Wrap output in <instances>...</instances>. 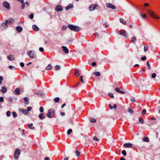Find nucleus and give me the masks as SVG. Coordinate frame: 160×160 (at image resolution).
I'll list each match as a JSON object with an SVG mask.
<instances>
[{"label": "nucleus", "instance_id": "11", "mask_svg": "<svg viewBox=\"0 0 160 160\" xmlns=\"http://www.w3.org/2000/svg\"><path fill=\"white\" fill-rule=\"evenodd\" d=\"M63 51L66 54H68L69 53V51L68 49L65 46H62V47Z\"/></svg>", "mask_w": 160, "mask_h": 160}, {"label": "nucleus", "instance_id": "59", "mask_svg": "<svg viewBox=\"0 0 160 160\" xmlns=\"http://www.w3.org/2000/svg\"><path fill=\"white\" fill-rule=\"evenodd\" d=\"M4 101L3 98L2 97H0V102H2Z\"/></svg>", "mask_w": 160, "mask_h": 160}, {"label": "nucleus", "instance_id": "58", "mask_svg": "<svg viewBox=\"0 0 160 160\" xmlns=\"http://www.w3.org/2000/svg\"><path fill=\"white\" fill-rule=\"evenodd\" d=\"M141 16L143 19H145L146 17V14L143 15L142 14H141Z\"/></svg>", "mask_w": 160, "mask_h": 160}, {"label": "nucleus", "instance_id": "23", "mask_svg": "<svg viewBox=\"0 0 160 160\" xmlns=\"http://www.w3.org/2000/svg\"><path fill=\"white\" fill-rule=\"evenodd\" d=\"M16 30L18 32H21L22 30V28L20 26H17L16 27Z\"/></svg>", "mask_w": 160, "mask_h": 160}, {"label": "nucleus", "instance_id": "9", "mask_svg": "<svg viewBox=\"0 0 160 160\" xmlns=\"http://www.w3.org/2000/svg\"><path fill=\"white\" fill-rule=\"evenodd\" d=\"M106 6L108 8H111L112 9H114L116 8L115 6L113 5L112 4L109 3H106Z\"/></svg>", "mask_w": 160, "mask_h": 160}, {"label": "nucleus", "instance_id": "61", "mask_svg": "<svg viewBox=\"0 0 160 160\" xmlns=\"http://www.w3.org/2000/svg\"><path fill=\"white\" fill-rule=\"evenodd\" d=\"M39 50L41 52H42V51H44V49H43V48H42V47H41V48H39Z\"/></svg>", "mask_w": 160, "mask_h": 160}, {"label": "nucleus", "instance_id": "41", "mask_svg": "<svg viewBox=\"0 0 160 160\" xmlns=\"http://www.w3.org/2000/svg\"><path fill=\"white\" fill-rule=\"evenodd\" d=\"M147 64L148 66V69L149 70L150 69H151V67L150 64H149V62H147Z\"/></svg>", "mask_w": 160, "mask_h": 160}, {"label": "nucleus", "instance_id": "4", "mask_svg": "<svg viewBox=\"0 0 160 160\" xmlns=\"http://www.w3.org/2000/svg\"><path fill=\"white\" fill-rule=\"evenodd\" d=\"M27 54L31 58H35L36 57V52L33 51H31L28 52Z\"/></svg>", "mask_w": 160, "mask_h": 160}, {"label": "nucleus", "instance_id": "35", "mask_svg": "<svg viewBox=\"0 0 160 160\" xmlns=\"http://www.w3.org/2000/svg\"><path fill=\"white\" fill-rule=\"evenodd\" d=\"M144 51L146 52V51H147L148 47L146 45H144Z\"/></svg>", "mask_w": 160, "mask_h": 160}, {"label": "nucleus", "instance_id": "53", "mask_svg": "<svg viewBox=\"0 0 160 160\" xmlns=\"http://www.w3.org/2000/svg\"><path fill=\"white\" fill-rule=\"evenodd\" d=\"M83 76H81L80 77V81L81 82H82V83H84V81H83Z\"/></svg>", "mask_w": 160, "mask_h": 160}, {"label": "nucleus", "instance_id": "45", "mask_svg": "<svg viewBox=\"0 0 160 160\" xmlns=\"http://www.w3.org/2000/svg\"><path fill=\"white\" fill-rule=\"evenodd\" d=\"M39 111L41 112H43L44 111V109L43 107H41L39 108Z\"/></svg>", "mask_w": 160, "mask_h": 160}, {"label": "nucleus", "instance_id": "49", "mask_svg": "<svg viewBox=\"0 0 160 160\" xmlns=\"http://www.w3.org/2000/svg\"><path fill=\"white\" fill-rule=\"evenodd\" d=\"M108 95L112 98H114L112 93H109L108 94Z\"/></svg>", "mask_w": 160, "mask_h": 160}, {"label": "nucleus", "instance_id": "3", "mask_svg": "<svg viewBox=\"0 0 160 160\" xmlns=\"http://www.w3.org/2000/svg\"><path fill=\"white\" fill-rule=\"evenodd\" d=\"M55 113V111L53 109H50L48 111L47 114L48 117L50 118H52Z\"/></svg>", "mask_w": 160, "mask_h": 160}, {"label": "nucleus", "instance_id": "55", "mask_svg": "<svg viewBox=\"0 0 160 160\" xmlns=\"http://www.w3.org/2000/svg\"><path fill=\"white\" fill-rule=\"evenodd\" d=\"M8 100L9 102H10L12 101V99L11 97H9L8 98Z\"/></svg>", "mask_w": 160, "mask_h": 160}, {"label": "nucleus", "instance_id": "48", "mask_svg": "<svg viewBox=\"0 0 160 160\" xmlns=\"http://www.w3.org/2000/svg\"><path fill=\"white\" fill-rule=\"evenodd\" d=\"M93 139L94 140L96 141H98L99 140V139L96 136H94L93 137Z\"/></svg>", "mask_w": 160, "mask_h": 160}, {"label": "nucleus", "instance_id": "29", "mask_svg": "<svg viewBox=\"0 0 160 160\" xmlns=\"http://www.w3.org/2000/svg\"><path fill=\"white\" fill-rule=\"evenodd\" d=\"M136 40V37H133L131 38V42L132 43H134L135 42V41Z\"/></svg>", "mask_w": 160, "mask_h": 160}, {"label": "nucleus", "instance_id": "16", "mask_svg": "<svg viewBox=\"0 0 160 160\" xmlns=\"http://www.w3.org/2000/svg\"><path fill=\"white\" fill-rule=\"evenodd\" d=\"M7 58L10 61H12L14 59V58L13 55L11 54L8 56Z\"/></svg>", "mask_w": 160, "mask_h": 160}, {"label": "nucleus", "instance_id": "51", "mask_svg": "<svg viewBox=\"0 0 160 160\" xmlns=\"http://www.w3.org/2000/svg\"><path fill=\"white\" fill-rule=\"evenodd\" d=\"M156 75L155 73H153L152 75V78H155L156 77Z\"/></svg>", "mask_w": 160, "mask_h": 160}, {"label": "nucleus", "instance_id": "21", "mask_svg": "<svg viewBox=\"0 0 160 160\" xmlns=\"http://www.w3.org/2000/svg\"><path fill=\"white\" fill-rule=\"evenodd\" d=\"M89 10L90 11H92L94 10L95 9V7L94 5H90L89 7Z\"/></svg>", "mask_w": 160, "mask_h": 160}, {"label": "nucleus", "instance_id": "63", "mask_svg": "<svg viewBox=\"0 0 160 160\" xmlns=\"http://www.w3.org/2000/svg\"><path fill=\"white\" fill-rule=\"evenodd\" d=\"M109 108H110L112 110V109H113V107H112V106L110 105V104H109Z\"/></svg>", "mask_w": 160, "mask_h": 160}, {"label": "nucleus", "instance_id": "6", "mask_svg": "<svg viewBox=\"0 0 160 160\" xmlns=\"http://www.w3.org/2000/svg\"><path fill=\"white\" fill-rule=\"evenodd\" d=\"M3 6L7 9L9 10L10 9L9 3L7 1H4L2 3Z\"/></svg>", "mask_w": 160, "mask_h": 160}, {"label": "nucleus", "instance_id": "38", "mask_svg": "<svg viewBox=\"0 0 160 160\" xmlns=\"http://www.w3.org/2000/svg\"><path fill=\"white\" fill-rule=\"evenodd\" d=\"M59 98L58 97L55 98L54 99V101L56 102H58L59 100Z\"/></svg>", "mask_w": 160, "mask_h": 160}, {"label": "nucleus", "instance_id": "47", "mask_svg": "<svg viewBox=\"0 0 160 160\" xmlns=\"http://www.w3.org/2000/svg\"><path fill=\"white\" fill-rule=\"evenodd\" d=\"M6 114L8 117H9L11 115V112L10 111H8L6 112Z\"/></svg>", "mask_w": 160, "mask_h": 160}, {"label": "nucleus", "instance_id": "26", "mask_svg": "<svg viewBox=\"0 0 160 160\" xmlns=\"http://www.w3.org/2000/svg\"><path fill=\"white\" fill-rule=\"evenodd\" d=\"M120 22L124 25L126 24V21L122 18H120Z\"/></svg>", "mask_w": 160, "mask_h": 160}, {"label": "nucleus", "instance_id": "42", "mask_svg": "<svg viewBox=\"0 0 160 160\" xmlns=\"http://www.w3.org/2000/svg\"><path fill=\"white\" fill-rule=\"evenodd\" d=\"M75 153H76V155L78 157H79L80 156V153L78 151L76 150L75 152Z\"/></svg>", "mask_w": 160, "mask_h": 160}, {"label": "nucleus", "instance_id": "14", "mask_svg": "<svg viewBox=\"0 0 160 160\" xmlns=\"http://www.w3.org/2000/svg\"><path fill=\"white\" fill-rule=\"evenodd\" d=\"M21 93V90L19 88H17L15 90L14 93L15 94L17 95H19Z\"/></svg>", "mask_w": 160, "mask_h": 160}, {"label": "nucleus", "instance_id": "7", "mask_svg": "<svg viewBox=\"0 0 160 160\" xmlns=\"http://www.w3.org/2000/svg\"><path fill=\"white\" fill-rule=\"evenodd\" d=\"M119 34L120 35H122L124 36L126 38H127L128 36L127 35V33L124 30H121L119 31Z\"/></svg>", "mask_w": 160, "mask_h": 160}, {"label": "nucleus", "instance_id": "64", "mask_svg": "<svg viewBox=\"0 0 160 160\" xmlns=\"http://www.w3.org/2000/svg\"><path fill=\"white\" fill-rule=\"evenodd\" d=\"M96 63L95 62H93L92 63V65L93 66H95L96 65Z\"/></svg>", "mask_w": 160, "mask_h": 160}, {"label": "nucleus", "instance_id": "17", "mask_svg": "<svg viewBox=\"0 0 160 160\" xmlns=\"http://www.w3.org/2000/svg\"><path fill=\"white\" fill-rule=\"evenodd\" d=\"M7 89L6 87H2V89L0 90V92H2L3 93H5L7 92Z\"/></svg>", "mask_w": 160, "mask_h": 160}, {"label": "nucleus", "instance_id": "34", "mask_svg": "<svg viewBox=\"0 0 160 160\" xmlns=\"http://www.w3.org/2000/svg\"><path fill=\"white\" fill-rule=\"evenodd\" d=\"M93 74L97 76H99L100 75V72H93Z\"/></svg>", "mask_w": 160, "mask_h": 160}, {"label": "nucleus", "instance_id": "20", "mask_svg": "<svg viewBox=\"0 0 160 160\" xmlns=\"http://www.w3.org/2000/svg\"><path fill=\"white\" fill-rule=\"evenodd\" d=\"M73 7V5L72 4H70L68 5L66 7L65 9L67 10H68L70 8H72Z\"/></svg>", "mask_w": 160, "mask_h": 160}, {"label": "nucleus", "instance_id": "33", "mask_svg": "<svg viewBox=\"0 0 160 160\" xmlns=\"http://www.w3.org/2000/svg\"><path fill=\"white\" fill-rule=\"evenodd\" d=\"M90 121L92 123L96 122V120L94 118H91L90 119Z\"/></svg>", "mask_w": 160, "mask_h": 160}, {"label": "nucleus", "instance_id": "57", "mask_svg": "<svg viewBox=\"0 0 160 160\" xmlns=\"http://www.w3.org/2000/svg\"><path fill=\"white\" fill-rule=\"evenodd\" d=\"M94 36L96 37H97L98 38L99 37L98 34L97 32L94 33Z\"/></svg>", "mask_w": 160, "mask_h": 160}, {"label": "nucleus", "instance_id": "40", "mask_svg": "<svg viewBox=\"0 0 160 160\" xmlns=\"http://www.w3.org/2000/svg\"><path fill=\"white\" fill-rule=\"evenodd\" d=\"M130 100L131 102H136V100H135V98H133V97L132 98L130 99Z\"/></svg>", "mask_w": 160, "mask_h": 160}, {"label": "nucleus", "instance_id": "1", "mask_svg": "<svg viewBox=\"0 0 160 160\" xmlns=\"http://www.w3.org/2000/svg\"><path fill=\"white\" fill-rule=\"evenodd\" d=\"M148 14L153 18L156 19H159V17L155 13L153 12L151 10H148Z\"/></svg>", "mask_w": 160, "mask_h": 160}, {"label": "nucleus", "instance_id": "60", "mask_svg": "<svg viewBox=\"0 0 160 160\" xmlns=\"http://www.w3.org/2000/svg\"><path fill=\"white\" fill-rule=\"evenodd\" d=\"M3 78L2 77L0 76V84H1V83L2 82V80H3Z\"/></svg>", "mask_w": 160, "mask_h": 160}, {"label": "nucleus", "instance_id": "31", "mask_svg": "<svg viewBox=\"0 0 160 160\" xmlns=\"http://www.w3.org/2000/svg\"><path fill=\"white\" fill-rule=\"evenodd\" d=\"M139 121L140 123L142 124H143L144 123V121L142 118L141 117H140L139 118Z\"/></svg>", "mask_w": 160, "mask_h": 160}, {"label": "nucleus", "instance_id": "62", "mask_svg": "<svg viewBox=\"0 0 160 160\" xmlns=\"http://www.w3.org/2000/svg\"><path fill=\"white\" fill-rule=\"evenodd\" d=\"M20 66L22 67H23L24 66V64L23 62H21L20 64Z\"/></svg>", "mask_w": 160, "mask_h": 160}, {"label": "nucleus", "instance_id": "46", "mask_svg": "<svg viewBox=\"0 0 160 160\" xmlns=\"http://www.w3.org/2000/svg\"><path fill=\"white\" fill-rule=\"evenodd\" d=\"M72 132V130L71 129H69L67 132V133L68 135H69Z\"/></svg>", "mask_w": 160, "mask_h": 160}, {"label": "nucleus", "instance_id": "22", "mask_svg": "<svg viewBox=\"0 0 160 160\" xmlns=\"http://www.w3.org/2000/svg\"><path fill=\"white\" fill-rule=\"evenodd\" d=\"M79 70L78 69H76L75 70V75L76 77H78L80 75V73L79 72Z\"/></svg>", "mask_w": 160, "mask_h": 160}, {"label": "nucleus", "instance_id": "52", "mask_svg": "<svg viewBox=\"0 0 160 160\" xmlns=\"http://www.w3.org/2000/svg\"><path fill=\"white\" fill-rule=\"evenodd\" d=\"M29 18L30 19H32L34 17V15L32 13L29 16Z\"/></svg>", "mask_w": 160, "mask_h": 160}, {"label": "nucleus", "instance_id": "28", "mask_svg": "<svg viewBox=\"0 0 160 160\" xmlns=\"http://www.w3.org/2000/svg\"><path fill=\"white\" fill-rule=\"evenodd\" d=\"M39 117L41 120L45 118V117L43 113L40 114L39 115Z\"/></svg>", "mask_w": 160, "mask_h": 160}, {"label": "nucleus", "instance_id": "12", "mask_svg": "<svg viewBox=\"0 0 160 160\" xmlns=\"http://www.w3.org/2000/svg\"><path fill=\"white\" fill-rule=\"evenodd\" d=\"M14 20L13 19H10L8 20H6L5 22L7 25H10L12 24L14 22Z\"/></svg>", "mask_w": 160, "mask_h": 160}, {"label": "nucleus", "instance_id": "10", "mask_svg": "<svg viewBox=\"0 0 160 160\" xmlns=\"http://www.w3.org/2000/svg\"><path fill=\"white\" fill-rule=\"evenodd\" d=\"M55 9L56 11L58 12L61 11L62 10L63 8L61 6L58 5L56 6Z\"/></svg>", "mask_w": 160, "mask_h": 160}, {"label": "nucleus", "instance_id": "36", "mask_svg": "<svg viewBox=\"0 0 160 160\" xmlns=\"http://www.w3.org/2000/svg\"><path fill=\"white\" fill-rule=\"evenodd\" d=\"M60 66L58 65H57L55 67V70H59L60 69Z\"/></svg>", "mask_w": 160, "mask_h": 160}, {"label": "nucleus", "instance_id": "15", "mask_svg": "<svg viewBox=\"0 0 160 160\" xmlns=\"http://www.w3.org/2000/svg\"><path fill=\"white\" fill-rule=\"evenodd\" d=\"M22 113L25 115H27L28 114V112L27 110L26 109H21L19 110Z\"/></svg>", "mask_w": 160, "mask_h": 160}, {"label": "nucleus", "instance_id": "19", "mask_svg": "<svg viewBox=\"0 0 160 160\" xmlns=\"http://www.w3.org/2000/svg\"><path fill=\"white\" fill-rule=\"evenodd\" d=\"M142 141L143 142H148L149 141V139L147 137H144L142 138Z\"/></svg>", "mask_w": 160, "mask_h": 160}, {"label": "nucleus", "instance_id": "54", "mask_svg": "<svg viewBox=\"0 0 160 160\" xmlns=\"http://www.w3.org/2000/svg\"><path fill=\"white\" fill-rule=\"evenodd\" d=\"M146 59V57L145 56L141 58V60L142 61H144Z\"/></svg>", "mask_w": 160, "mask_h": 160}, {"label": "nucleus", "instance_id": "8", "mask_svg": "<svg viewBox=\"0 0 160 160\" xmlns=\"http://www.w3.org/2000/svg\"><path fill=\"white\" fill-rule=\"evenodd\" d=\"M8 27V25L5 22H4L2 23L1 26V29L3 30H4L6 29Z\"/></svg>", "mask_w": 160, "mask_h": 160}, {"label": "nucleus", "instance_id": "37", "mask_svg": "<svg viewBox=\"0 0 160 160\" xmlns=\"http://www.w3.org/2000/svg\"><path fill=\"white\" fill-rule=\"evenodd\" d=\"M146 110L145 109H143L142 110V111L141 112V114L142 115H144L146 113Z\"/></svg>", "mask_w": 160, "mask_h": 160}, {"label": "nucleus", "instance_id": "27", "mask_svg": "<svg viewBox=\"0 0 160 160\" xmlns=\"http://www.w3.org/2000/svg\"><path fill=\"white\" fill-rule=\"evenodd\" d=\"M52 68V66L51 65L49 64L46 68V70H51Z\"/></svg>", "mask_w": 160, "mask_h": 160}, {"label": "nucleus", "instance_id": "56", "mask_svg": "<svg viewBox=\"0 0 160 160\" xmlns=\"http://www.w3.org/2000/svg\"><path fill=\"white\" fill-rule=\"evenodd\" d=\"M32 109V108L31 107H29L27 108V111H30Z\"/></svg>", "mask_w": 160, "mask_h": 160}, {"label": "nucleus", "instance_id": "30", "mask_svg": "<svg viewBox=\"0 0 160 160\" xmlns=\"http://www.w3.org/2000/svg\"><path fill=\"white\" fill-rule=\"evenodd\" d=\"M72 39L71 38H69L67 39L66 42L67 43L70 44L72 42Z\"/></svg>", "mask_w": 160, "mask_h": 160}, {"label": "nucleus", "instance_id": "13", "mask_svg": "<svg viewBox=\"0 0 160 160\" xmlns=\"http://www.w3.org/2000/svg\"><path fill=\"white\" fill-rule=\"evenodd\" d=\"M132 146V144L131 143H126L123 145V146L126 148H131Z\"/></svg>", "mask_w": 160, "mask_h": 160}, {"label": "nucleus", "instance_id": "2", "mask_svg": "<svg viewBox=\"0 0 160 160\" xmlns=\"http://www.w3.org/2000/svg\"><path fill=\"white\" fill-rule=\"evenodd\" d=\"M68 27L71 30L76 32L78 31L79 29V28L78 26H74L72 24H69Z\"/></svg>", "mask_w": 160, "mask_h": 160}, {"label": "nucleus", "instance_id": "32", "mask_svg": "<svg viewBox=\"0 0 160 160\" xmlns=\"http://www.w3.org/2000/svg\"><path fill=\"white\" fill-rule=\"evenodd\" d=\"M128 111L131 114H133V110L130 108H128Z\"/></svg>", "mask_w": 160, "mask_h": 160}, {"label": "nucleus", "instance_id": "25", "mask_svg": "<svg viewBox=\"0 0 160 160\" xmlns=\"http://www.w3.org/2000/svg\"><path fill=\"white\" fill-rule=\"evenodd\" d=\"M24 100L25 101L24 103L25 104H28L29 103V102H28L29 101V99L28 98L25 97L24 98Z\"/></svg>", "mask_w": 160, "mask_h": 160}, {"label": "nucleus", "instance_id": "24", "mask_svg": "<svg viewBox=\"0 0 160 160\" xmlns=\"http://www.w3.org/2000/svg\"><path fill=\"white\" fill-rule=\"evenodd\" d=\"M32 28L34 30L36 31H38L39 29V28L35 25H34L32 26Z\"/></svg>", "mask_w": 160, "mask_h": 160}, {"label": "nucleus", "instance_id": "44", "mask_svg": "<svg viewBox=\"0 0 160 160\" xmlns=\"http://www.w3.org/2000/svg\"><path fill=\"white\" fill-rule=\"evenodd\" d=\"M12 114L14 118H16L17 117L18 115L15 112H12Z\"/></svg>", "mask_w": 160, "mask_h": 160}, {"label": "nucleus", "instance_id": "5", "mask_svg": "<svg viewBox=\"0 0 160 160\" xmlns=\"http://www.w3.org/2000/svg\"><path fill=\"white\" fill-rule=\"evenodd\" d=\"M20 150L18 149H16L14 155V158L15 159H17L18 158V156L20 155Z\"/></svg>", "mask_w": 160, "mask_h": 160}, {"label": "nucleus", "instance_id": "43", "mask_svg": "<svg viewBox=\"0 0 160 160\" xmlns=\"http://www.w3.org/2000/svg\"><path fill=\"white\" fill-rule=\"evenodd\" d=\"M67 28V27L65 25H64V26H62V29L63 31H65L66 30Z\"/></svg>", "mask_w": 160, "mask_h": 160}, {"label": "nucleus", "instance_id": "39", "mask_svg": "<svg viewBox=\"0 0 160 160\" xmlns=\"http://www.w3.org/2000/svg\"><path fill=\"white\" fill-rule=\"evenodd\" d=\"M122 153L124 156H126L127 155V153L125 150H123L122 152Z\"/></svg>", "mask_w": 160, "mask_h": 160}, {"label": "nucleus", "instance_id": "18", "mask_svg": "<svg viewBox=\"0 0 160 160\" xmlns=\"http://www.w3.org/2000/svg\"><path fill=\"white\" fill-rule=\"evenodd\" d=\"M115 90L117 92L121 94H124L125 93V92L121 91L119 88H116Z\"/></svg>", "mask_w": 160, "mask_h": 160}, {"label": "nucleus", "instance_id": "50", "mask_svg": "<svg viewBox=\"0 0 160 160\" xmlns=\"http://www.w3.org/2000/svg\"><path fill=\"white\" fill-rule=\"evenodd\" d=\"M25 3L23 2V3H22V6L21 7V8L22 9H23L25 8Z\"/></svg>", "mask_w": 160, "mask_h": 160}]
</instances>
